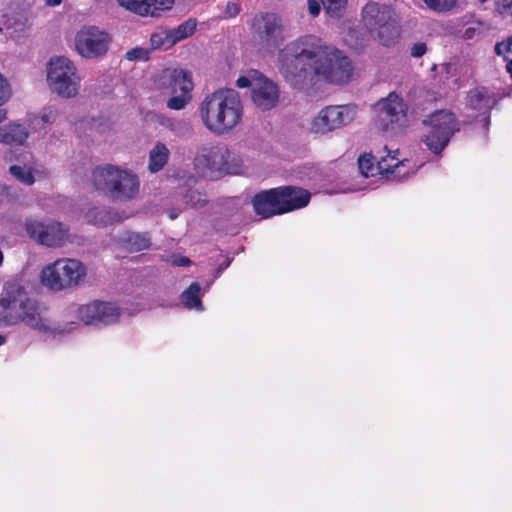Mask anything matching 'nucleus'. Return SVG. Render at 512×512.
<instances>
[{
  "label": "nucleus",
  "instance_id": "obj_1",
  "mask_svg": "<svg viewBox=\"0 0 512 512\" xmlns=\"http://www.w3.org/2000/svg\"><path fill=\"white\" fill-rule=\"evenodd\" d=\"M198 114L207 130L215 135H223L241 122L243 105L237 91L219 89L202 100Z\"/></svg>",
  "mask_w": 512,
  "mask_h": 512
},
{
  "label": "nucleus",
  "instance_id": "obj_2",
  "mask_svg": "<svg viewBox=\"0 0 512 512\" xmlns=\"http://www.w3.org/2000/svg\"><path fill=\"white\" fill-rule=\"evenodd\" d=\"M321 39L304 35L288 43L278 53V70L292 86L302 85L313 72V62L321 48Z\"/></svg>",
  "mask_w": 512,
  "mask_h": 512
},
{
  "label": "nucleus",
  "instance_id": "obj_3",
  "mask_svg": "<svg viewBox=\"0 0 512 512\" xmlns=\"http://www.w3.org/2000/svg\"><path fill=\"white\" fill-rule=\"evenodd\" d=\"M19 322L38 330L48 328L38 303L28 296L18 280H10L0 295V325L10 326Z\"/></svg>",
  "mask_w": 512,
  "mask_h": 512
},
{
  "label": "nucleus",
  "instance_id": "obj_4",
  "mask_svg": "<svg viewBox=\"0 0 512 512\" xmlns=\"http://www.w3.org/2000/svg\"><path fill=\"white\" fill-rule=\"evenodd\" d=\"M92 181L97 190L104 192L115 202H128L137 198L140 180L132 170L114 165L96 167Z\"/></svg>",
  "mask_w": 512,
  "mask_h": 512
},
{
  "label": "nucleus",
  "instance_id": "obj_5",
  "mask_svg": "<svg viewBox=\"0 0 512 512\" xmlns=\"http://www.w3.org/2000/svg\"><path fill=\"white\" fill-rule=\"evenodd\" d=\"M86 267L72 258H62L43 267L40 280L52 291H62L78 286L86 277Z\"/></svg>",
  "mask_w": 512,
  "mask_h": 512
},
{
  "label": "nucleus",
  "instance_id": "obj_6",
  "mask_svg": "<svg viewBox=\"0 0 512 512\" xmlns=\"http://www.w3.org/2000/svg\"><path fill=\"white\" fill-rule=\"evenodd\" d=\"M46 80L49 89L61 98H74L79 93L81 77L74 62L65 56H55L49 60Z\"/></svg>",
  "mask_w": 512,
  "mask_h": 512
},
{
  "label": "nucleus",
  "instance_id": "obj_7",
  "mask_svg": "<svg viewBox=\"0 0 512 512\" xmlns=\"http://www.w3.org/2000/svg\"><path fill=\"white\" fill-rule=\"evenodd\" d=\"M362 20L372 37L384 46H390L399 37V26L392 8L388 5L367 3L362 10Z\"/></svg>",
  "mask_w": 512,
  "mask_h": 512
},
{
  "label": "nucleus",
  "instance_id": "obj_8",
  "mask_svg": "<svg viewBox=\"0 0 512 512\" xmlns=\"http://www.w3.org/2000/svg\"><path fill=\"white\" fill-rule=\"evenodd\" d=\"M321 52L318 53L313 62V72L322 76L325 80L342 84L348 82L352 74V65L348 57H346L338 49L326 45L321 40Z\"/></svg>",
  "mask_w": 512,
  "mask_h": 512
},
{
  "label": "nucleus",
  "instance_id": "obj_9",
  "mask_svg": "<svg viewBox=\"0 0 512 512\" xmlns=\"http://www.w3.org/2000/svg\"><path fill=\"white\" fill-rule=\"evenodd\" d=\"M428 132L423 136V142L434 154H440L450 142L453 135L460 130V124L454 113L439 110L424 120Z\"/></svg>",
  "mask_w": 512,
  "mask_h": 512
},
{
  "label": "nucleus",
  "instance_id": "obj_10",
  "mask_svg": "<svg viewBox=\"0 0 512 512\" xmlns=\"http://www.w3.org/2000/svg\"><path fill=\"white\" fill-rule=\"evenodd\" d=\"M112 42L111 35L94 25L81 27L74 36V49L84 59L103 57Z\"/></svg>",
  "mask_w": 512,
  "mask_h": 512
},
{
  "label": "nucleus",
  "instance_id": "obj_11",
  "mask_svg": "<svg viewBox=\"0 0 512 512\" xmlns=\"http://www.w3.org/2000/svg\"><path fill=\"white\" fill-rule=\"evenodd\" d=\"M252 31L259 47L269 52L280 47L286 39L282 20L274 13L256 15L252 21Z\"/></svg>",
  "mask_w": 512,
  "mask_h": 512
},
{
  "label": "nucleus",
  "instance_id": "obj_12",
  "mask_svg": "<svg viewBox=\"0 0 512 512\" xmlns=\"http://www.w3.org/2000/svg\"><path fill=\"white\" fill-rule=\"evenodd\" d=\"M407 110L408 106L404 99L391 92L374 106L376 124L382 130L402 128L407 124Z\"/></svg>",
  "mask_w": 512,
  "mask_h": 512
},
{
  "label": "nucleus",
  "instance_id": "obj_13",
  "mask_svg": "<svg viewBox=\"0 0 512 512\" xmlns=\"http://www.w3.org/2000/svg\"><path fill=\"white\" fill-rule=\"evenodd\" d=\"M25 230L31 239L47 247H60L67 238L63 225L52 220L27 219Z\"/></svg>",
  "mask_w": 512,
  "mask_h": 512
},
{
  "label": "nucleus",
  "instance_id": "obj_14",
  "mask_svg": "<svg viewBox=\"0 0 512 512\" xmlns=\"http://www.w3.org/2000/svg\"><path fill=\"white\" fill-rule=\"evenodd\" d=\"M230 151L225 144L208 143L200 147L194 158V167L198 174L220 172L227 168Z\"/></svg>",
  "mask_w": 512,
  "mask_h": 512
},
{
  "label": "nucleus",
  "instance_id": "obj_15",
  "mask_svg": "<svg viewBox=\"0 0 512 512\" xmlns=\"http://www.w3.org/2000/svg\"><path fill=\"white\" fill-rule=\"evenodd\" d=\"M8 172L15 181L25 186H32L48 174L44 165L27 152L17 157L16 162L9 166Z\"/></svg>",
  "mask_w": 512,
  "mask_h": 512
},
{
  "label": "nucleus",
  "instance_id": "obj_16",
  "mask_svg": "<svg viewBox=\"0 0 512 512\" xmlns=\"http://www.w3.org/2000/svg\"><path fill=\"white\" fill-rule=\"evenodd\" d=\"M78 317L86 325L107 326L120 318V309L113 303L94 301L78 309Z\"/></svg>",
  "mask_w": 512,
  "mask_h": 512
},
{
  "label": "nucleus",
  "instance_id": "obj_17",
  "mask_svg": "<svg viewBox=\"0 0 512 512\" xmlns=\"http://www.w3.org/2000/svg\"><path fill=\"white\" fill-rule=\"evenodd\" d=\"M122 8L142 17H158L170 10L174 0H116Z\"/></svg>",
  "mask_w": 512,
  "mask_h": 512
},
{
  "label": "nucleus",
  "instance_id": "obj_18",
  "mask_svg": "<svg viewBox=\"0 0 512 512\" xmlns=\"http://www.w3.org/2000/svg\"><path fill=\"white\" fill-rule=\"evenodd\" d=\"M279 100V89L275 83L262 76L253 86L252 101L262 110L268 111L276 107Z\"/></svg>",
  "mask_w": 512,
  "mask_h": 512
},
{
  "label": "nucleus",
  "instance_id": "obj_19",
  "mask_svg": "<svg viewBox=\"0 0 512 512\" xmlns=\"http://www.w3.org/2000/svg\"><path fill=\"white\" fill-rule=\"evenodd\" d=\"M160 85L167 94L190 93L194 86L191 74L183 69L163 71Z\"/></svg>",
  "mask_w": 512,
  "mask_h": 512
},
{
  "label": "nucleus",
  "instance_id": "obj_20",
  "mask_svg": "<svg viewBox=\"0 0 512 512\" xmlns=\"http://www.w3.org/2000/svg\"><path fill=\"white\" fill-rule=\"evenodd\" d=\"M280 198L278 187L256 194L253 198L255 212L263 218L284 214Z\"/></svg>",
  "mask_w": 512,
  "mask_h": 512
},
{
  "label": "nucleus",
  "instance_id": "obj_21",
  "mask_svg": "<svg viewBox=\"0 0 512 512\" xmlns=\"http://www.w3.org/2000/svg\"><path fill=\"white\" fill-rule=\"evenodd\" d=\"M496 103V96L484 87H477L470 90L466 97V107L478 112L479 115H484L486 121L489 118L490 110Z\"/></svg>",
  "mask_w": 512,
  "mask_h": 512
},
{
  "label": "nucleus",
  "instance_id": "obj_22",
  "mask_svg": "<svg viewBox=\"0 0 512 512\" xmlns=\"http://www.w3.org/2000/svg\"><path fill=\"white\" fill-rule=\"evenodd\" d=\"M279 195H281V208L284 213H288L297 209H301L308 205L311 194L301 188L295 186L278 187Z\"/></svg>",
  "mask_w": 512,
  "mask_h": 512
},
{
  "label": "nucleus",
  "instance_id": "obj_23",
  "mask_svg": "<svg viewBox=\"0 0 512 512\" xmlns=\"http://www.w3.org/2000/svg\"><path fill=\"white\" fill-rule=\"evenodd\" d=\"M408 164V159L400 161L395 154L388 151L386 156L381 157L377 161L376 168L378 169L379 175L385 176L390 180L401 181L408 177V172H401V169L405 168Z\"/></svg>",
  "mask_w": 512,
  "mask_h": 512
},
{
  "label": "nucleus",
  "instance_id": "obj_24",
  "mask_svg": "<svg viewBox=\"0 0 512 512\" xmlns=\"http://www.w3.org/2000/svg\"><path fill=\"white\" fill-rule=\"evenodd\" d=\"M347 0H308V10L311 16L317 17L321 8L332 18H340L346 11Z\"/></svg>",
  "mask_w": 512,
  "mask_h": 512
},
{
  "label": "nucleus",
  "instance_id": "obj_25",
  "mask_svg": "<svg viewBox=\"0 0 512 512\" xmlns=\"http://www.w3.org/2000/svg\"><path fill=\"white\" fill-rule=\"evenodd\" d=\"M29 137L28 130L19 123H9L0 127V143L23 146Z\"/></svg>",
  "mask_w": 512,
  "mask_h": 512
},
{
  "label": "nucleus",
  "instance_id": "obj_26",
  "mask_svg": "<svg viewBox=\"0 0 512 512\" xmlns=\"http://www.w3.org/2000/svg\"><path fill=\"white\" fill-rule=\"evenodd\" d=\"M116 241L129 252H139L151 245L150 237L146 233L124 232Z\"/></svg>",
  "mask_w": 512,
  "mask_h": 512
},
{
  "label": "nucleus",
  "instance_id": "obj_27",
  "mask_svg": "<svg viewBox=\"0 0 512 512\" xmlns=\"http://www.w3.org/2000/svg\"><path fill=\"white\" fill-rule=\"evenodd\" d=\"M170 158V150L166 144L162 142H156V144L150 149L148 156V170L151 173H157L161 171L168 163Z\"/></svg>",
  "mask_w": 512,
  "mask_h": 512
},
{
  "label": "nucleus",
  "instance_id": "obj_28",
  "mask_svg": "<svg viewBox=\"0 0 512 512\" xmlns=\"http://www.w3.org/2000/svg\"><path fill=\"white\" fill-rule=\"evenodd\" d=\"M85 218L88 223L98 227H106L123 219L116 211L97 207L89 209Z\"/></svg>",
  "mask_w": 512,
  "mask_h": 512
},
{
  "label": "nucleus",
  "instance_id": "obj_29",
  "mask_svg": "<svg viewBox=\"0 0 512 512\" xmlns=\"http://www.w3.org/2000/svg\"><path fill=\"white\" fill-rule=\"evenodd\" d=\"M336 129L353 122L357 115V107L352 104L327 106Z\"/></svg>",
  "mask_w": 512,
  "mask_h": 512
},
{
  "label": "nucleus",
  "instance_id": "obj_30",
  "mask_svg": "<svg viewBox=\"0 0 512 512\" xmlns=\"http://www.w3.org/2000/svg\"><path fill=\"white\" fill-rule=\"evenodd\" d=\"M328 107L322 109L311 122V132L318 135H324L335 130Z\"/></svg>",
  "mask_w": 512,
  "mask_h": 512
},
{
  "label": "nucleus",
  "instance_id": "obj_31",
  "mask_svg": "<svg viewBox=\"0 0 512 512\" xmlns=\"http://www.w3.org/2000/svg\"><path fill=\"white\" fill-rule=\"evenodd\" d=\"M58 116L54 107L43 108L38 115L29 117V126L32 130L43 129L45 125L53 124Z\"/></svg>",
  "mask_w": 512,
  "mask_h": 512
},
{
  "label": "nucleus",
  "instance_id": "obj_32",
  "mask_svg": "<svg viewBox=\"0 0 512 512\" xmlns=\"http://www.w3.org/2000/svg\"><path fill=\"white\" fill-rule=\"evenodd\" d=\"M200 291V285L194 282L181 294V301L185 307L199 311L203 309L200 299Z\"/></svg>",
  "mask_w": 512,
  "mask_h": 512
},
{
  "label": "nucleus",
  "instance_id": "obj_33",
  "mask_svg": "<svg viewBox=\"0 0 512 512\" xmlns=\"http://www.w3.org/2000/svg\"><path fill=\"white\" fill-rule=\"evenodd\" d=\"M32 27V15L29 11L15 13L9 19V28L14 32H25Z\"/></svg>",
  "mask_w": 512,
  "mask_h": 512
},
{
  "label": "nucleus",
  "instance_id": "obj_34",
  "mask_svg": "<svg viewBox=\"0 0 512 512\" xmlns=\"http://www.w3.org/2000/svg\"><path fill=\"white\" fill-rule=\"evenodd\" d=\"M197 23L194 19H188L187 21L181 23L178 27L169 30L172 40L171 42L174 45L187 37L191 36L196 30Z\"/></svg>",
  "mask_w": 512,
  "mask_h": 512
},
{
  "label": "nucleus",
  "instance_id": "obj_35",
  "mask_svg": "<svg viewBox=\"0 0 512 512\" xmlns=\"http://www.w3.org/2000/svg\"><path fill=\"white\" fill-rule=\"evenodd\" d=\"M172 37L169 30H157L151 34L150 44L152 49H169L174 46L171 42Z\"/></svg>",
  "mask_w": 512,
  "mask_h": 512
},
{
  "label": "nucleus",
  "instance_id": "obj_36",
  "mask_svg": "<svg viewBox=\"0 0 512 512\" xmlns=\"http://www.w3.org/2000/svg\"><path fill=\"white\" fill-rule=\"evenodd\" d=\"M358 166L361 174L364 177H373L378 175L375 159L372 155H363L358 159Z\"/></svg>",
  "mask_w": 512,
  "mask_h": 512
},
{
  "label": "nucleus",
  "instance_id": "obj_37",
  "mask_svg": "<svg viewBox=\"0 0 512 512\" xmlns=\"http://www.w3.org/2000/svg\"><path fill=\"white\" fill-rule=\"evenodd\" d=\"M468 26L462 31L461 37L465 40H473L477 38L481 32L483 23L479 20L467 21Z\"/></svg>",
  "mask_w": 512,
  "mask_h": 512
},
{
  "label": "nucleus",
  "instance_id": "obj_38",
  "mask_svg": "<svg viewBox=\"0 0 512 512\" xmlns=\"http://www.w3.org/2000/svg\"><path fill=\"white\" fill-rule=\"evenodd\" d=\"M190 93H180L179 95L171 97L167 101V107L172 110H182L190 102Z\"/></svg>",
  "mask_w": 512,
  "mask_h": 512
},
{
  "label": "nucleus",
  "instance_id": "obj_39",
  "mask_svg": "<svg viewBox=\"0 0 512 512\" xmlns=\"http://www.w3.org/2000/svg\"><path fill=\"white\" fill-rule=\"evenodd\" d=\"M185 201L187 204H190L194 208L203 207L206 202V196L199 191L190 190L185 195Z\"/></svg>",
  "mask_w": 512,
  "mask_h": 512
},
{
  "label": "nucleus",
  "instance_id": "obj_40",
  "mask_svg": "<svg viewBox=\"0 0 512 512\" xmlns=\"http://www.w3.org/2000/svg\"><path fill=\"white\" fill-rule=\"evenodd\" d=\"M263 75L259 74L257 71H251L247 76H241L237 79L236 85L239 88H246L251 87L253 90L254 83L260 78H262Z\"/></svg>",
  "mask_w": 512,
  "mask_h": 512
},
{
  "label": "nucleus",
  "instance_id": "obj_41",
  "mask_svg": "<svg viewBox=\"0 0 512 512\" xmlns=\"http://www.w3.org/2000/svg\"><path fill=\"white\" fill-rule=\"evenodd\" d=\"M125 57L130 61H146L149 59V50L142 47H136L127 51Z\"/></svg>",
  "mask_w": 512,
  "mask_h": 512
},
{
  "label": "nucleus",
  "instance_id": "obj_42",
  "mask_svg": "<svg viewBox=\"0 0 512 512\" xmlns=\"http://www.w3.org/2000/svg\"><path fill=\"white\" fill-rule=\"evenodd\" d=\"M12 91L7 79L0 73V106L11 97Z\"/></svg>",
  "mask_w": 512,
  "mask_h": 512
},
{
  "label": "nucleus",
  "instance_id": "obj_43",
  "mask_svg": "<svg viewBox=\"0 0 512 512\" xmlns=\"http://www.w3.org/2000/svg\"><path fill=\"white\" fill-rule=\"evenodd\" d=\"M495 52L498 55H503L505 60L506 56L512 57V36H510L506 42L497 43Z\"/></svg>",
  "mask_w": 512,
  "mask_h": 512
},
{
  "label": "nucleus",
  "instance_id": "obj_44",
  "mask_svg": "<svg viewBox=\"0 0 512 512\" xmlns=\"http://www.w3.org/2000/svg\"><path fill=\"white\" fill-rule=\"evenodd\" d=\"M241 11L240 4L236 2H228L224 11L225 18H232L237 16Z\"/></svg>",
  "mask_w": 512,
  "mask_h": 512
},
{
  "label": "nucleus",
  "instance_id": "obj_45",
  "mask_svg": "<svg viewBox=\"0 0 512 512\" xmlns=\"http://www.w3.org/2000/svg\"><path fill=\"white\" fill-rule=\"evenodd\" d=\"M427 51V45L424 42H417L410 48V55L414 58L422 57Z\"/></svg>",
  "mask_w": 512,
  "mask_h": 512
},
{
  "label": "nucleus",
  "instance_id": "obj_46",
  "mask_svg": "<svg viewBox=\"0 0 512 512\" xmlns=\"http://www.w3.org/2000/svg\"><path fill=\"white\" fill-rule=\"evenodd\" d=\"M497 5L501 13L512 10V0H498Z\"/></svg>",
  "mask_w": 512,
  "mask_h": 512
},
{
  "label": "nucleus",
  "instance_id": "obj_47",
  "mask_svg": "<svg viewBox=\"0 0 512 512\" xmlns=\"http://www.w3.org/2000/svg\"><path fill=\"white\" fill-rule=\"evenodd\" d=\"M191 263L190 259L187 257H177L173 260V265L175 266H188Z\"/></svg>",
  "mask_w": 512,
  "mask_h": 512
},
{
  "label": "nucleus",
  "instance_id": "obj_48",
  "mask_svg": "<svg viewBox=\"0 0 512 512\" xmlns=\"http://www.w3.org/2000/svg\"><path fill=\"white\" fill-rule=\"evenodd\" d=\"M45 4L49 7H56L59 6L63 0H44Z\"/></svg>",
  "mask_w": 512,
  "mask_h": 512
},
{
  "label": "nucleus",
  "instance_id": "obj_49",
  "mask_svg": "<svg viewBox=\"0 0 512 512\" xmlns=\"http://www.w3.org/2000/svg\"><path fill=\"white\" fill-rule=\"evenodd\" d=\"M507 61V70L510 73V76L512 78V57L506 56Z\"/></svg>",
  "mask_w": 512,
  "mask_h": 512
},
{
  "label": "nucleus",
  "instance_id": "obj_50",
  "mask_svg": "<svg viewBox=\"0 0 512 512\" xmlns=\"http://www.w3.org/2000/svg\"><path fill=\"white\" fill-rule=\"evenodd\" d=\"M401 172H408V176H409L410 174H413V173L415 172V171L412 169V165H411V162H410V161H409V164H408L405 168L401 169Z\"/></svg>",
  "mask_w": 512,
  "mask_h": 512
},
{
  "label": "nucleus",
  "instance_id": "obj_51",
  "mask_svg": "<svg viewBox=\"0 0 512 512\" xmlns=\"http://www.w3.org/2000/svg\"><path fill=\"white\" fill-rule=\"evenodd\" d=\"M7 118V113L5 110H0V124L4 122Z\"/></svg>",
  "mask_w": 512,
  "mask_h": 512
},
{
  "label": "nucleus",
  "instance_id": "obj_52",
  "mask_svg": "<svg viewBox=\"0 0 512 512\" xmlns=\"http://www.w3.org/2000/svg\"><path fill=\"white\" fill-rule=\"evenodd\" d=\"M4 261V255L3 252L0 250V266L3 264Z\"/></svg>",
  "mask_w": 512,
  "mask_h": 512
},
{
  "label": "nucleus",
  "instance_id": "obj_53",
  "mask_svg": "<svg viewBox=\"0 0 512 512\" xmlns=\"http://www.w3.org/2000/svg\"><path fill=\"white\" fill-rule=\"evenodd\" d=\"M6 341L5 337L3 335H0V346L4 344Z\"/></svg>",
  "mask_w": 512,
  "mask_h": 512
},
{
  "label": "nucleus",
  "instance_id": "obj_54",
  "mask_svg": "<svg viewBox=\"0 0 512 512\" xmlns=\"http://www.w3.org/2000/svg\"><path fill=\"white\" fill-rule=\"evenodd\" d=\"M177 215H178V214H177V213H175V212H171V213L169 214V216H170V218H171V219H175V218L177 217Z\"/></svg>",
  "mask_w": 512,
  "mask_h": 512
}]
</instances>
